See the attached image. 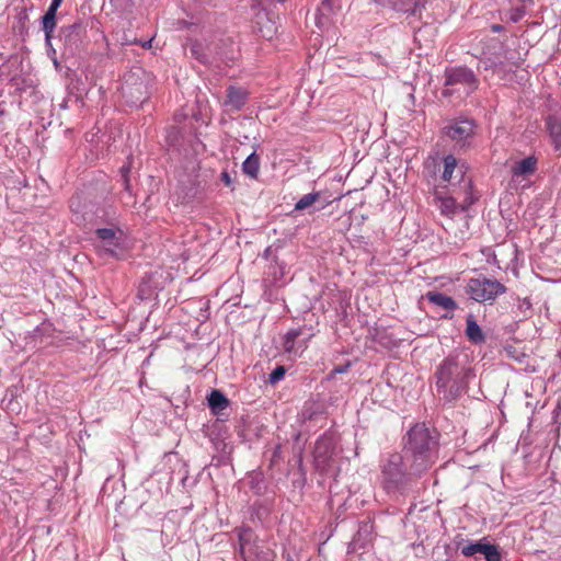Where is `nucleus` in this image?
I'll return each mask as SVG.
<instances>
[{
	"label": "nucleus",
	"mask_w": 561,
	"mask_h": 561,
	"mask_svg": "<svg viewBox=\"0 0 561 561\" xmlns=\"http://www.w3.org/2000/svg\"><path fill=\"white\" fill-rule=\"evenodd\" d=\"M474 376L471 367L466 366L458 357L449 356L437 368V392L448 402L457 400Z\"/></svg>",
	"instance_id": "f257e3e1"
},
{
	"label": "nucleus",
	"mask_w": 561,
	"mask_h": 561,
	"mask_svg": "<svg viewBox=\"0 0 561 561\" xmlns=\"http://www.w3.org/2000/svg\"><path fill=\"white\" fill-rule=\"evenodd\" d=\"M444 96L459 93V96H467L478 89L479 81L473 71L466 67L446 69Z\"/></svg>",
	"instance_id": "f03ea898"
},
{
	"label": "nucleus",
	"mask_w": 561,
	"mask_h": 561,
	"mask_svg": "<svg viewBox=\"0 0 561 561\" xmlns=\"http://www.w3.org/2000/svg\"><path fill=\"white\" fill-rule=\"evenodd\" d=\"M505 291L504 285L495 279L471 278L467 284V294L478 302L494 300Z\"/></svg>",
	"instance_id": "7ed1b4c3"
},
{
	"label": "nucleus",
	"mask_w": 561,
	"mask_h": 561,
	"mask_svg": "<svg viewBox=\"0 0 561 561\" xmlns=\"http://www.w3.org/2000/svg\"><path fill=\"white\" fill-rule=\"evenodd\" d=\"M95 248L101 255L118 256L123 251L124 233L119 229L101 228L95 231Z\"/></svg>",
	"instance_id": "20e7f679"
},
{
	"label": "nucleus",
	"mask_w": 561,
	"mask_h": 561,
	"mask_svg": "<svg viewBox=\"0 0 561 561\" xmlns=\"http://www.w3.org/2000/svg\"><path fill=\"white\" fill-rule=\"evenodd\" d=\"M436 440L424 424L414 425L408 434V453H435Z\"/></svg>",
	"instance_id": "39448f33"
},
{
	"label": "nucleus",
	"mask_w": 561,
	"mask_h": 561,
	"mask_svg": "<svg viewBox=\"0 0 561 561\" xmlns=\"http://www.w3.org/2000/svg\"><path fill=\"white\" fill-rule=\"evenodd\" d=\"M403 458L399 454L391 455L382 469L383 481L387 489H398L409 480V474L403 470Z\"/></svg>",
	"instance_id": "423d86ee"
},
{
	"label": "nucleus",
	"mask_w": 561,
	"mask_h": 561,
	"mask_svg": "<svg viewBox=\"0 0 561 561\" xmlns=\"http://www.w3.org/2000/svg\"><path fill=\"white\" fill-rule=\"evenodd\" d=\"M335 446L334 442L329 436L319 438L314 446L313 461L318 470L322 472H330L335 465Z\"/></svg>",
	"instance_id": "0eeeda50"
},
{
	"label": "nucleus",
	"mask_w": 561,
	"mask_h": 561,
	"mask_svg": "<svg viewBox=\"0 0 561 561\" xmlns=\"http://www.w3.org/2000/svg\"><path fill=\"white\" fill-rule=\"evenodd\" d=\"M458 199H460L459 194L450 197L437 196L436 206L439 208L443 215L450 217L454 216L458 209L462 211L466 210L474 202V197L472 193L469 192V190L465 191L463 198L460 202H458Z\"/></svg>",
	"instance_id": "6e6552de"
},
{
	"label": "nucleus",
	"mask_w": 561,
	"mask_h": 561,
	"mask_svg": "<svg viewBox=\"0 0 561 561\" xmlns=\"http://www.w3.org/2000/svg\"><path fill=\"white\" fill-rule=\"evenodd\" d=\"M435 453H410L409 478H416L424 473L435 461Z\"/></svg>",
	"instance_id": "1a4fd4ad"
},
{
	"label": "nucleus",
	"mask_w": 561,
	"mask_h": 561,
	"mask_svg": "<svg viewBox=\"0 0 561 561\" xmlns=\"http://www.w3.org/2000/svg\"><path fill=\"white\" fill-rule=\"evenodd\" d=\"M259 543L251 541V533L245 531L240 535L241 553L247 561H266V552Z\"/></svg>",
	"instance_id": "9d476101"
},
{
	"label": "nucleus",
	"mask_w": 561,
	"mask_h": 561,
	"mask_svg": "<svg viewBox=\"0 0 561 561\" xmlns=\"http://www.w3.org/2000/svg\"><path fill=\"white\" fill-rule=\"evenodd\" d=\"M446 134L457 144H465L474 134V124L470 119H462L445 127Z\"/></svg>",
	"instance_id": "9b49d317"
},
{
	"label": "nucleus",
	"mask_w": 561,
	"mask_h": 561,
	"mask_svg": "<svg viewBox=\"0 0 561 561\" xmlns=\"http://www.w3.org/2000/svg\"><path fill=\"white\" fill-rule=\"evenodd\" d=\"M442 179L448 183H451L453 179L459 180L462 183V188L465 191L470 190L471 186L470 180L463 178V171L461 168H458L457 160L454 156H447L444 159V171Z\"/></svg>",
	"instance_id": "f8f14e48"
},
{
	"label": "nucleus",
	"mask_w": 561,
	"mask_h": 561,
	"mask_svg": "<svg viewBox=\"0 0 561 561\" xmlns=\"http://www.w3.org/2000/svg\"><path fill=\"white\" fill-rule=\"evenodd\" d=\"M248 91L243 88L230 85L224 105L230 111H240L248 100Z\"/></svg>",
	"instance_id": "ddd939ff"
},
{
	"label": "nucleus",
	"mask_w": 561,
	"mask_h": 561,
	"mask_svg": "<svg viewBox=\"0 0 561 561\" xmlns=\"http://www.w3.org/2000/svg\"><path fill=\"white\" fill-rule=\"evenodd\" d=\"M61 2L62 0H51L48 10L43 16V30L47 43L50 41L51 34L56 27V13Z\"/></svg>",
	"instance_id": "4468645a"
},
{
	"label": "nucleus",
	"mask_w": 561,
	"mask_h": 561,
	"mask_svg": "<svg viewBox=\"0 0 561 561\" xmlns=\"http://www.w3.org/2000/svg\"><path fill=\"white\" fill-rule=\"evenodd\" d=\"M547 130L556 150L561 148V117L552 115L546 121Z\"/></svg>",
	"instance_id": "2eb2a0df"
},
{
	"label": "nucleus",
	"mask_w": 561,
	"mask_h": 561,
	"mask_svg": "<svg viewBox=\"0 0 561 561\" xmlns=\"http://www.w3.org/2000/svg\"><path fill=\"white\" fill-rule=\"evenodd\" d=\"M537 170V159L534 156L527 157L514 164L512 173L514 176H527Z\"/></svg>",
	"instance_id": "dca6fc26"
},
{
	"label": "nucleus",
	"mask_w": 561,
	"mask_h": 561,
	"mask_svg": "<svg viewBox=\"0 0 561 561\" xmlns=\"http://www.w3.org/2000/svg\"><path fill=\"white\" fill-rule=\"evenodd\" d=\"M466 335L474 344L483 343L485 340L482 329L472 314H469L466 319Z\"/></svg>",
	"instance_id": "f3484780"
},
{
	"label": "nucleus",
	"mask_w": 561,
	"mask_h": 561,
	"mask_svg": "<svg viewBox=\"0 0 561 561\" xmlns=\"http://www.w3.org/2000/svg\"><path fill=\"white\" fill-rule=\"evenodd\" d=\"M208 404L211 411L218 414L228 408L229 400L219 390H213L208 397Z\"/></svg>",
	"instance_id": "a211bd4d"
},
{
	"label": "nucleus",
	"mask_w": 561,
	"mask_h": 561,
	"mask_svg": "<svg viewBox=\"0 0 561 561\" xmlns=\"http://www.w3.org/2000/svg\"><path fill=\"white\" fill-rule=\"evenodd\" d=\"M426 298L432 304L439 306L446 310H454L456 308L455 300L451 297L446 296L442 293L428 291L426 294Z\"/></svg>",
	"instance_id": "6ab92c4d"
},
{
	"label": "nucleus",
	"mask_w": 561,
	"mask_h": 561,
	"mask_svg": "<svg viewBox=\"0 0 561 561\" xmlns=\"http://www.w3.org/2000/svg\"><path fill=\"white\" fill-rule=\"evenodd\" d=\"M302 333L301 329H293L289 330L285 336L283 342V348L286 353L289 354H298V348H296L295 343L297 337Z\"/></svg>",
	"instance_id": "aec40b11"
},
{
	"label": "nucleus",
	"mask_w": 561,
	"mask_h": 561,
	"mask_svg": "<svg viewBox=\"0 0 561 561\" xmlns=\"http://www.w3.org/2000/svg\"><path fill=\"white\" fill-rule=\"evenodd\" d=\"M243 172L252 179H256L260 170L259 157L255 153H251L242 164Z\"/></svg>",
	"instance_id": "412c9836"
},
{
	"label": "nucleus",
	"mask_w": 561,
	"mask_h": 561,
	"mask_svg": "<svg viewBox=\"0 0 561 561\" xmlns=\"http://www.w3.org/2000/svg\"><path fill=\"white\" fill-rule=\"evenodd\" d=\"M320 198L319 192H313L304 195L296 204H295V210H305L309 207H311L316 202H318Z\"/></svg>",
	"instance_id": "4be33fe9"
},
{
	"label": "nucleus",
	"mask_w": 561,
	"mask_h": 561,
	"mask_svg": "<svg viewBox=\"0 0 561 561\" xmlns=\"http://www.w3.org/2000/svg\"><path fill=\"white\" fill-rule=\"evenodd\" d=\"M485 545L480 542L468 543L461 548V553L466 557H472L477 553H483Z\"/></svg>",
	"instance_id": "5701e85b"
},
{
	"label": "nucleus",
	"mask_w": 561,
	"mask_h": 561,
	"mask_svg": "<svg viewBox=\"0 0 561 561\" xmlns=\"http://www.w3.org/2000/svg\"><path fill=\"white\" fill-rule=\"evenodd\" d=\"M482 554L486 561H501V554L495 546L485 545Z\"/></svg>",
	"instance_id": "b1692460"
},
{
	"label": "nucleus",
	"mask_w": 561,
	"mask_h": 561,
	"mask_svg": "<svg viewBox=\"0 0 561 561\" xmlns=\"http://www.w3.org/2000/svg\"><path fill=\"white\" fill-rule=\"evenodd\" d=\"M285 373H286V369L284 366H278L276 367L272 374L270 375V382L271 383H276L278 382L280 379H283V377L285 376Z\"/></svg>",
	"instance_id": "393cba45"
},
{
	"label": "nucleus",
	"mask_w": 561,
	"mask_h": 561,
	"mask_svg": "<svg viewBox=\"0 0 561 561\" xmlns=\"http://www.w3.org/2000/svg\"><path fill=\"white\" fill-rule=\"evenodd\" d=\"M121 171H122V176H123L124 182H125V186H126V188H128L129 187V181H128V178H127V173L129 172V168L124 165Z\"/></svg>",
	"instance_id": "a878e982"
},
{
	"label": "nucleus",
	"mask_w": 561,
	"mask_h": 561,
	"mask_svg": "<svg viewBox=\"0 0 561 561\" xmlns=\"http://www.w3.org/2000/svg\"><path fill=\"white\" fill-rule=\"evenodd\" d=\"M220 178H221V181H222L227 186H230V185L232 184V180H231V178H230V175H229V173H228V172H222V173H221V175H220Z\"/></svg>",
	"instance_id": "bb28decb"
},
{
	"label": "nucleus",
	"mask_w": 561,
	"mask_h": 561,
	"mask_svg": "<svg viewBox=\"0 0 561 561\" xmlns=\"http://www.w3.org/2000/svg\"><path fill=\"white\" fill-rule=\"evenodd\" d=\"M333 0H322V7H330L332 4Z\"/></svg>",
	"instance_id": "cd10ccee"
},
{
	"label": "nucleus",
	"mask_w": 561,
	"mask_h": 561,
	"mask_svg": "<svg viewBox=\"0 0 561 561\" xmlns=\"http://www.w3.org/2000/svg\"><path fill=\"white\" fill-rule=\"evenodd\" d=\"M346 370V368H335L334 371L335 373H339V374H342Z\"/></svg>",
	"instance_id": "c85d7f7f"
},
{
	"label": "nucleus",
	"mask_w": 561,
	"mask_h": 561,
	"mask_svg": "<svg viewBox=\"0 0 561 561\" xmlns=\"http://www.w3.org/2000/svg\"><path fill=\"white\" fill-rule=\"evenodd\" d=\"M492 28L493 31L499 32L501 30V25H493Z\"/></svg>",
	"instance_id": "c756f323"
}]
</instances>
